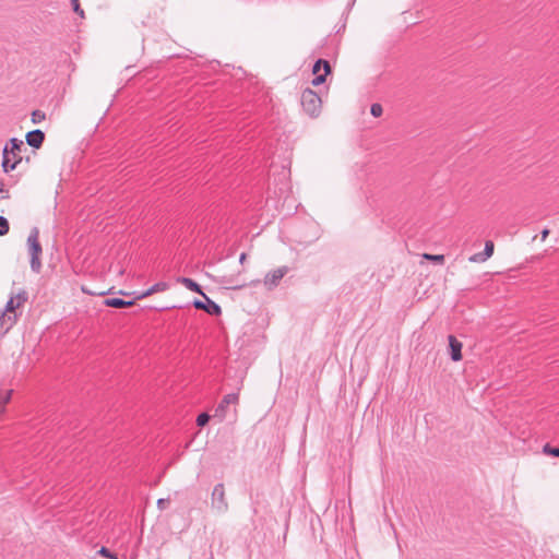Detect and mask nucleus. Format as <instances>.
Segmentation results:
<instances>
[{"instance_id":"nucleus-1","label":"nucleus","mask_w":559,"mask_h":559,"mask_svg":"<svg viewBox=\"0 0 559 559\" xmlns=\"http://www.w3.org/2000/svg\"><path fill=\"white\" fill-rule=\"evenodd\" d=\"M23 145V141L16 138L10 139L9 142L4 145L2 150L1 163L4 173L14 170L17 164L21 163L22 157L19 155V153Z\"/></svg>"},{"instance_id":"nucleus-2","label":"nucleus","mask_w":559,"mask_h":559,"mask_svg":"<svg viewBox=\"0 0 559 559\" xmlns=\"http://www.w3.org/2000/svg\"><path fill=\"white\" fill-rule=\"evenodd\" d=\"M27 247L31 255V270L34 273H39L41 270L40 255L43 253V248L39 242V229L37 227L32 228L27 237Z\"/></svg>"},{"instance_id":"nucleus-3","label":"nucleus","mask_w":559,"mask_h":559,"mask_svg":"<svg viewBox=\"0 0 559 559\" xmlns=\"http://www.w3.org/2000/svg\"><path fill=\"white\" fill-rule=\"evenodd\" d=\"M300 103L304 110L310 117H318L321 111V98L320 96L311 88H306L301 93Z\"/></svg>"},{"instance_id":"nucleus-4","label":"nucleus","mask_w":559,"mask_h":559,"mask_svg":"<svg viewBox=\"0 0 559 559\" xmlns=\"http://www.w3.org/2000/svg\"><path fill=\"white\" fill-rule=\"evenodd\" d=\"M211 507L217 513L223 514L228 511V502L225 495L224 484H216L211 495Z\"/></svg>"},{"instance_id":"nucleus-5","label":"nucleus","mask_w":559,"mask_h":559,"mask_svg":"<svg viewBox=\"0 0 559 559\" xmlns=\"http://www.w3.org/2000/svg\"><path fill=\"white\" fill-rule=\"evenodd\" d=\"M289 272V267L284 265L269 272L263 280V284L267 290H272L278 286L282 278Z\"/></svg>"},{"instance_id":"nucleus-6","label":"nucleus","mask_w":559,"mask_h":559,"mask_svg":"<svg viewBox=\"0 0 559 559\" xmlns=\"http://www.w3.org/2000/svg\"><path fill=\"white\" fill-rule=\"evenodd\" d=\"M202 296L204 297V301L195 299L193 301L194 308L204 310L206 313H209L211 316H219L222 313V309H221L219 305H217L215 301H213L205 294H202Z\"/></svg>"},{"instance_id":"nucleus-7","label":"nucleus","mask_w":559,"mask_h":559,"mask_svg":"<svg viewBox=\"0 0 559 559\" xmlns=\"http://www.w3.org/2000/svg\"><path fill=\"white\" fill-rule=\"evenodd\" d=\"M238 394L237 393H229V394H226L222 402L219 403V405L217 406V408L215 409V417H221V419H223L225 417V409L226 407H228V405L230 404H236L238 402Z\"/></svg>"},{"instance_id":"nucleus-8","label":"nucleus","mask_w":559,"mask_h":559,"mask_svg":"<svg viewBox=\"0 0 559 559\" xmlns=\"http://www.w3.org/2000/svg\"><path fill=\"white\" fill-rule=\"evenodd\" d=\"M25 139L29 146L39 148L45 141V133L39 129L32 130L26 133Z\"/></svg>"},{"instance_id":"nucleus-9","label":"nucleus","mask_w":559,"mask_h":559,"mask_svg":"<svg viewBox=\"0 0 559 559\" xmlns=\"http://www.w3.org/2000/svg\"><path fill=\"white\" fill-rule=\"evenodd\" d=\"M448 340L451 359L460 361L462 359V343L454 335H449Z\"/></svg>"},{"instance_id":"nucleus-10","label":"nucleus","mask_w":559,"mask_h":559,"mask_svg":"<svg viewBox=\"0 0 559 559\" xmlns=\"http://www.w3.org/2000/svg\"><path fill=\"white\" fill-rule=\"evenodd\" d=\"M27 300V293L25 290L20 292L15 297H11L4 308L5 312H14L16 308L23 305Z\"/></svg>"},{"instance_id":"nucleus-11","label":"nucleus","mask_w":559,"mask_h":559,"mask_svg":"<svg viewBox=\"0 0 559 559\" xmlns=\"http://www.w3.org/2000/svg\"><path fill=\"white\" fill-rule=\"evenodd\" d=\"M493 242L491 240H487L485 242V248L483 252L475 253L472 257H469L471 262H485L487 259H489L493 253Z\"/></svg>"},{"instance_id":"nucleus-12","label":"nucleus","mask_w":559,"mask_h":559,"mask_svg":"<svg viewBox=\"0 0 559 559\" xmlns=\"http://www.w3.org/2000/svg\"><path fill=\"white\" fill-rule=\"evenodd\" d=\"M168 288V284L166 282H158L151 286L148 289L142 292L141 294L136 295L134 299H143L145 297H148L155 293L164 292Z\"/></svg>"},{"instance_id":"nucleus-13","label":"nucleus","mask_w":559,"mask_h":559,"mask_svg":"<svg viewBox=\"0 0 559 559\" xmlns=\"http://www.w3.org/2000/svg\"><path fill=\"white\" fill-rule=\"evenodd\" d=\"M104 305L106 307H110V308H126V307H130V306L134 305V299L133 300H124L119 297L106 298L104 300Z\"/></svg>"},{"instance_id":"nucleus-14","label":"nucleus","mask_w":559,"mask_h":559,"mask_svg":"<svg viewBox=\"0 0 559 559\" xmlns=\"http://www.w3.org/2000/svg\"><path fill=\"white\" fill-rule=\"evenodd\" d=\"M178 282L181 283L186 288H188L191 292L198 293L200 295L204 294L202 292L201 286L197 282H194L192 278L179 277Z\"/></svg>"},{"instance_id":"nucleus-15","label":"nucleus","mask_w":559,"mask_h":559,"mask_svg":"<svg viewBox=\"0 0 559 559\" xmlns=\"http://www.w3.org/2000/svg\"><path fill=\"white\" fill-rule=\"evenodd\" d=\"M321 68H323L325 74H329L331 72V66H330L329 61H326L324 59H318L314 62V64L312 67V72L314 74H317L321 70Z\"/></svg>"},{"instance_id":"nucleus-16","label":"nucleus","mask_w":559,"mask_h":559,"mask_svg":"<svg viewBox=\"0 0 559 559\" xmlns=\"http://www.w3.org/2000/svg\"><path fill=\"white\" fill-rule=\"evenodd\" d=\"M12 390H0V414L4 411V406L10 402Z\"/></svg>"},{"instance_id":"nucleus-17","label":"nucleus","mask_w":559,"mask_h":559,"mask_svg":"<svg viewBox=\"0 0 559 559\" xmlns=\"http://www.w3.org/2000/svg\"><path fill=\"white\" fill-rule=\"evenodd\" d=\"M45 118H46V115L41 110L36 109L32 112V122L35 124L40 123L41 121L45 120Z\"/></svg>"},{"instance_id":"nucleus-18","label":"nucleus","mask_w":559,"mask_h":559,"mask_svg":"<svg viewBox=\"0 0 559 559\" xmlns=\"http://www.w3.org/2000/svg\"><path fill=\"white\" fill-rule=\"evenodd\" d=\"M9 221L4 216L0 215V236L7 235L9 233Z\"/></svg>"},{"instance_id":"nucleus-19","label":"nucleus","mask_w":559,"mask_h":559,"mask_svg":"<svg viewBox=\"0 0 559 559\" xmlns=\"http://www.w3.org/2000/svg\"><path fill=\"white\" fill-rule=\"evenodd\" d=\"M424 258L426 260H429V261H432V262L439 263V264H442L444 262V255L443 254H429V253H425Z\"/></svg>"},{"instance_id":"nucleus-20","label":"nucleus","mask_w":559,"mask_h":559,"mask_svg":"<svg viewBox=\"0 0 559 559\" xmlns=\"http://www.w3.org/2000/svg\"><path fill=\"white\" fill-rule=\"evenodd\" d=\"M221 283L228 284V285H230V287H233L235 289L242 288V287L246 286V284H235V278L234 277H227V276H223Z\"/></svg>"},{"instance_id":"nucleus-21","label":"nucleus","mask_w":559,"mask_h":559,"mask_svg":"<svg viewBox=\"0 0 559 559\" xmlns=\"http://www.w3.org/2000/svg\"><path fill=\"white\" fill-rule=\"evenodd\" d=\"M98 555L108 559H118L117 554L111 552L108 548L104 546L98 550Z\"/></svg>"},{"instance_id":"nucleus-22","label":"nucleus","mask_w":559,"mask_h":559,"mask_svg":"<svg viewBox=\"0 0 559 559\" xmlns=\"http://www.w3.org/2000/svg\"><path fill=\"white\" fill-rule=\"evenodd\" d=\"M544 453L549 454L551 456L559 457V448H554L550 444H545L543 449Z\"/></svg>"},{"instance_id":"nucleus-23","label":"nucleus","mask_w":559,"mask_h":559,"mask_svg":"<svg viewBox=\"0 0 559 559\" xmlns=\"http://www.w3.org/2000/svg\"><path fill=\"white\" fill-rule=\"evenodd\" d=\"M382 112H383V109H382V106L380 104L374 103V104L371 105L370 114L373 117L378 118V117H380L382 115Z\"/></svg>"},{"instance_id":"nucleus-24","label":"nucleus","mask_w":559,"mask_h":559,"mask_svg":"<svg viewBox=\"0 0 559 559\" xmlns=\"http://www.w3.org/2000/svg\"><path fill=\"white\" fill-rule=\"evenodd\" d=\"M210 420V415L207 413H201L197 417V425L200 427L205 426Z\"/></svg>"},{"instance_id":"nucleus-25","label":"nucleus","mask_w":559,"mask_h":559,"mask_svg":"<svg viewBox=\"0 0 559 559\" xmlns=\"http://www.w3.org/2000/svg\"><path fill=\"white\" fill-rule=\"evenodd\" d=\"M326 75L328 74H325V72H323L322 74L316 75V78L312 79L311 84L313 86H319V85L323 84L325 82Z\"/></svg>"},{"instance_id":"nucleus-26","label":"nucleus","mask_w":559,"mask_h":559,"mask_svg":"<svg viewBox=\"0 0 559 559\" xmlns=\"http://www.w3.org/2000/svg\"><path fill=\"white\" fill-rule=\"evenodd\" d=\"M71 4L73 7V11L79 14L80 16H84V11L81 9L79 0H70Z\"/></svg>"},{"instance_id":"nucleus-27","label":"nucleus","mask_w":559,"mask_h":559,"mask_svg":"<svg viewBox=\"0 0 559 559\" xmlns=\"http://www.w3.org/2000/svg\"><path fill=\"white\" fill-rule=\"evenodd\" d=\"M71 4L73 7V11L79 14L80 16H84V11L81 9L79 0H70Z\"/></svg>"},{"instance_id":"nucleus-28","label":"nucleus","mask_w":559,"mask_h":559,"mask_svg":"<svg viewBox=\"0 0 559 559\" xmlns=\"http://www.w3.org/2000/svg\"><path fill=\"white\" fill-rule=\"evenodd\" d=\"M71 4L73 7V11L79 14L80 16H84V11L81 9L79 0H70Z\"/></svg>"},{"instance_id":"nucleus-29","label":"nucleus","mask_w":559,"mask_h":559,"mask_svg":"<svg viewBox=\"0 0 559 559\" xmlns=\"http://www.w3.org/2000/svg\"><path fill=\"white\" fill-rule=\"evenodd\" d=\"M0 199H9L10 195H9V191L4 189V185H3V181L0 180Z\"/></svg>"},{"instance_id":"nucleus-30","label":"nucleus","mask_w":559,"mask_h":559,"mask_svg":"<svg viewBox=\"0 0 559 559\" xmlns=\"http://www.w3.org/2000/svg\"><path fill=\"white\" fill-rule=\"evenodd\" d=\"M168 503H169L168 499L160 498V499L157 500V508L159 510H165Z\"/></svg>"},{"instance_id":"nucleus-31","label":"nucleus","mask_w":559,"mask_h":559,"mask_svg":"<svg viewBox=\"0 0 559 559\" xmlns=\"http://www.w3.org/2000/svg\"><path fill=\"white\" fill-rule=\"evenodd\" d=\"M549 235V229L548 228H544L542 231H540V239L544 241Z\"/></svg>"},{"instance_id":"nucleus-32","label":"nucleus","mask_w":559,"mask_h":559,"mask_svg":"<svg viewBox=\"0 0 559 559\" xmlns=\"http://www.w3.org/2000/svg\"><path fill=\"white\" fill-rule=\"evenodd\" d=\"M8 321H10V326L16 321V314L14 313L13 317L8 316Z\"/></svg>"},{"instance_id":"nucleus-33","label":"nucleus","mask_w":559,"mask_h":559,"mask_svg":"<svg viewBox=\"0 0 559 559\" xmlns=\"http://www.w3.org/2000/svg\"><path fill=\"white\" fill-rule=\"evenodd\" d=\"M247 259V253L242 252L239 257V262L242 264Z\"/></svg>"}]
</instances>
